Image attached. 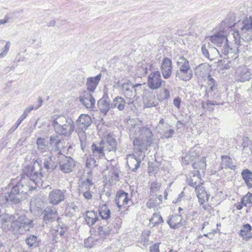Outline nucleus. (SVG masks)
Returning <instances> with one entry per match:
<instances>
[{"label": "nucleus", "instance_id": "nucleus-1", "mask_svg": "<svg viewBox=\"0 0 252 252\" xmlns=\"http://www.w3.org/2000/svg\"><path fill=\"white\" fill-rule=\"evenodd\" d=\"M136 135L133 144L135 150L134 154H129L127 156V164L129 169L136 172L145 157L142 150L151 146L153 142V134L151 129L147 127H140L138 126L133 128Z\"/></svg>", "mask_w": 252, "mask_h": 252}, {"label": "nucleus", "instance_id": "nucleus-2", "mask_svg": "<svg viewBox=\"0 0 252 252\" xmlns=\"http://www.w3.org/2000/svg\"><path fill=\"white\" fill-rule=\"evenodd\" d=\"M27 180L25 177H21L20 180L17 178L12 179L9 186H12V188L8 197L5 195L1 196H0V200H3V203L7 202L9 199L14 203H18L24 199L28 192L32 190L29 186L30 185L27 184Z\"/></svg>", "mask_w": 252, "mask_h": 252}, {"label": "nucleus", "instance_id": "nucleus-3", "mask_svg": "<svg viewBox=\"0 0 252 252\" xmlns=\"http://www.w3.org/2000/svg\"><path fill=\"white\" fill-rule=\"evenodd\" d=\"M41 161L35 160L32 166H27L23 170V174L22 177H25L27 180V184L32 189L42 185L41 170Z\"/></svg>", "mask_w": 252, "mask_h": 252}, {"label": "nucleus", "instance_id": "nucleus-4", "mask_svg": "<svg viewBox=\"0 0 252 252\" xmlns=\"http://www.w3.org/2000/svg\"><path fill=\"white\" fill-rule=\"evenodd\" d=\"M55 131L59 135L69 136L74 129V123L69 117L57 116L52 122Z\"/></svg>", "mask_w": 252, "mask_h": 252}, {"label": "nucleus", "instance_id": "nucleus-5", "mask_svg": "<svg viewBox=\"0 0 252 252\" xmlns=\"http://www.w3.org/2000/svg\"><path fill=\"white\" fill-rule=\"evenodd\" d=\"M239 31H234L232 34L233 38L241 37L245 42L252 41V17H246L242 21L237 23Z\"/></svg>", "mask_w": 252, "mask_h": 252}, {"label": "nucleus", "instance_id": "nucleus-6", "mask_svg": "<svg viewBox=\"0 0 252 252\" xmlns=\"http://www.w3.org/2000/svg\"><path fill=\"white\" fill-rule=\"evenodd\" d=\"M33 227V221L26 215H22L12 221L11 232L16 236L23 235Z\"/></svg>", "mask_w": 252, "mask_h": 252}, {"label": "nucleus", "instance_id": "nucleus-7", "mask_svg": "<svg viewBox=\"0 0 252 252\" xmlns=\"http://www.w3.org/2000/svg\"><path fill=\"white\" fill-rule=\"evenodd\" d=\"M177 65L178 69L176 71V76L184 81L190 80L192 77V71L188 60L184 57H180Z\"/></svg>", "mask_w": 252, "mask_h": 252}, {"label": "nucleus", "instance_id": "nucleus-8", "mask_svg": "<svg viewBox=\"0 0 252 252\" xmlns=\"http://www.w3.org/2000/svg\"><path fill=\"white\" fill-rule=\"evenodd\" d=\"M141 84H137L133 85L128 81H126L122 85V89L123 94L127 98L130 99L136 96L139 88L141 89Z\"/></svg>", "mask_w": 252, "mask_h": 252}, {"label": "nucleus", "instance_id": "nucleus-9", "mask_svg": "<svg viewBox=\"0 0 252 252\" xmlns=\"http://www.w3.org/2000/svg\"><path fill=\"white\" fill-rule=\"evenodd\" d=\"M65 194V189H54L49 192L47 199L51 204L58 205L64 200Z\"/></svg>", "mask_w": 252, "mask_h": 252}, {"label": "nucleus", "instance_id": "nucleus-10", "mask_svg": "<svg viewBox=\"0 0 252 252\" xmlns=\"http://www.w3.org/2000/svg\"><path fill=\"white\" fill-rule=\"evenodd\" d=\"M162 83H165V81L162 80L159 71L152 72L148 77L147 84L151 89L157 90L160 88Z\"/></svg>", "mask_w": 252, "mask_h": 252}, {"label": "nucleus", "instance_id": "nucleus-11", "mask_svg": "<svg viewBox=\"0 0 252 252\" xmlns=\"http://www.w3.org/2000/svg\"><path fill=\"white\" fill-rule=\"evenodd\" d=\"M79 100L87 109H93L94 107L95 100L91 92L85 91L79 96Z\"/></svg>", "mask_w": 252, "mask_h": 252}, {"label": "nucleus", "instance_id": "nucleus-12", "mask_svg": "<svg viewBox=\"0 0 252 252\" xmlns=\"http://www.w3.org/2000/svg\"><path fill=\"white\" fill-rule=\"evenodd\" d=\"M187 182L189 185L194 187L195 189L198 187H202L203 181L201 178L199 171L194 170L190 173L187 178Z\"/></svg>", "mask_w": 252, "mask_h": 252}, {"label": "nucleus", "instance_id": "nucleus-13", "mask_svg": "<svg viewBox=\"0 0 252 252\" xmlns=\"http://www.w3.org/2000/svg\"><path fill=\"white\" fill-rule=\"evenodd\" d=\"M160 70L163 77L164 79L169 78L172 72V62L168 58H164L161 63Z\"/></svg>", "mask_w": 252, "mask_h": 252}, {"label": "nucleus", "instance_id": "nucleus-14", "mask_svg": "<svg viewBox=\"0 0 252 252\" xmlns=\"http://www.w3.org/2000/svg\"><path fill=\"white\" fill-rule=\"evenodd\" d=\"M15 217L8 214H3L0 216V224L3 229L11 232L10 227L12 221H14Z\"/></svg>", "mask_w": 252, "mask_h": 252}, {"label": "nucleus", "instance_id": "nucleus-15", "mask_svg": "<svg viewBox=\"0 0 252 252\" xmlns=\"http://www.w3.org/2000/svg\"><path fill=\"white\" fill-rule=\"evenodd\" d=\"M101 77L102 74L100 73L94 77H89L87 78L86 85L87 92L91 93L94 92L101 80Z\"/></svg>", "mask_w": 252, "mask_h": 252}, {"label": "nucleus", "instance_id": "nucleus-16", "mask_svg": "<svg viewBox=\"0 0 252 252\" xmlns=\"http://www.w3.org/2000/svg\"><path fill=\"white\" fill-rule=\"evenodd\" d=\"M74 166V161L70 157H64V159L60 162L61 170L65 173L71 172Z\"/></svg>", "mask_w": 252, "mask_h": 252}, {"label": "nucleus", "instance_id": "nucleus-17", "mask_svg": "<svg viewBox=\"0 0 252 252\" xmlns=\"http://www.w3.org/2000/svg\"><path fill=\"white\" fill-rule=\"evenodd\" d=\"M58 164V162L56 160V158L52 156V152H50V155L44 159L43 166L47 171H53L56 169Z\"/></svg>", "mask_w": 252, "mask_h": 252}, {"label": "nucleus", "instance_id": "nucleus-18", "mask_svg": "<svg viewBox=\"0 0 252 252\" xmlns=\"http://www.w3.org/2000/svg\"><path fill=\"white\" fill-rule=\"evenodd\" d=\"M92 123L91 117L87 114H81L76 121L77 126L81 130H86Z\"/></svg>", "mask_w": 252, "mask_h": 252}, {"label": "nucleus", "instance_id": "nucleus-19", "mask_svg": "<svg viewBox=\"0 0 252 252\" xmlns=\"http://www.w3.org/2000/svg\"><path fill=\"white\" fill-rule=\"evenodd\" d=\"M104 142L101 140L98 144L93 143L92 145L91 150L93 153V156L97 158L101 159L104 157Z\"/></svg>", "mask_w": 252, "mask_h": 252}, {"label": "nucleus", "instance_id": "nucleus-20", "mask_svg": "<svg viewBox=\"0 0 252 252\" xmlns=\"http://www.w3.org/2000/svg\"><path fill=\"white\" fill-rule=\"evenodd\" d=\"M129 200L128 194L121 190L117 193L115 202L117 207L120 209L124 205H127Z\"/></svg>", "mask_w": 252, "mask_h": 252}, {"label": "nucleus", "instance_id": "nucleus-21", "mask_svg": "<svg viewBox=\"0 0 252 252\" xmlns=\"http://www.w3.org/2000/svg\"><path fill=\"white\" fill-rule=\"evenodd\" d=\"M100 112L105 115L111 108V103L108 97H102L97 102Z\"/></svg>", "mask_w": 252, "mask_h": 252}, {"label": "nucleus", "instance_id": "nucleus-22", "mask_svg": "<svg viewBox=\"0 0 252 252\" xmlns=\"http://www.w3.org/2000/svg\"><path fill=\"white\" fill-rule=\"evenodd\" d=\"M57 210L54 207H47L44 211L43 220L46 223L53 221L57 218Z\"/></svg>", "mask_w": 252, "mask_h": 252}, {"label": "nucleus", "instance_id": "nucleus-23", "mask_svg": "<svg viewBox=\"0 0 252 252\" xmlns=\"http://www.w3.org/2000/svg\"><path fill=\"white\" fill-rule=\"evenodd\" d=\"M235 19L236 17L234 13L228 14L226 18L221 23V26L223 27V30H225L232 28L235 25H237Z\"/></svg>", "mask_w": 252, "mask_h": 252}, {"label": "nucleus", "instance_id": "nucleus-24", "mask_svg": "<svg viewBox=\"0 0 252 252\" xmlns=\"http://www.w3.org/2000/svg\"><path fill=\"white\" fill-rule=\"evenodd\" d=\"M183 218L181 215L172 216L167 221V223L171 228L177 229L183 226Z\"/></svg>", "mask_w": 252, "mask_h": 252}, {"label": "nucleus", "instance_id": "nucleus-25", "mask_svg": "<svg viewBox=\"0 0 252 252\" xmlns=\"http://www.w3.org/2000/svg\"><path fill=\"white\" fill-rule=\"evenodd\" d=\"M50 145L52 147L50 152H59L61 153L60 150V145L61 143V139L60 136L57 134L52 135L50 136Z\"/></svg>", "mask_w": 252, "mask_h": 252}, {"label": "nucleus", "instance_id": "nucleus-26", "mask_svg": "<svg viewBox=\"0 0 252 252\" xmlns=\"http://www.w3.org/2000/svg\"><path fill=\"white\" fill-rule=\"evenodd\" d=\"M195 191L198 198V201L201 205H203L206 201L208 200L210 195L205 191L204 187L202 186L198 187L196 188Z\"/></svg>", "mask_w": 252, "mask_h": 252}, {"label": "nucleus", "instance_id": "nucleus-27", "mask_svg": "<svg viewBox=\"0 0 252 252\" xmlns=\"http://www.w3.org/2000/svg\"><path fill=\"white\" fill-rule=\"evenodd\" d=\"M237 74L240 82H245L250 79L251 73L246 66H241L238 68Z\"/></svg>", "mask_w": 252, "mask_h": 252}, {"label": "nucleus", "instance_id": "nucleus-28", "mask_svg": "<svg viewBox=\"0 0 252 252\" xmlns=\"http://www.w3.org/2000/svg\"><path fill=\"white\" fill-rule=\"evenodd\" d=\"M37 149L38 151L41 153L43 156L46 152H49V146L46 143V140L44 138L38 137L36 142Z\"/></svg>", "mask_w": 252, "mask_h": 252}, {"label": "nucleus", "instance_id": "nucleus-29", "mask_svg": "<svg viewBox=\"0 0 252 252\" xmlns=\"http://www.w3.org/2000/svg\"><path fill=\"white\" fill-rule=\"evenodd\" d=\"M221 162L220 167L221 169L229 168L232 170H235L236 165L232 163V158L228 156H222L221 157Z\"/></svg>", "mask_w": 252, "mask_h": 252}, {"label": "nucleus", "instance_id": "nucleus-30", "mask_svg": "<svg viewBox=\"0 0 252 252\" xmlns=\"http://www.w3.org/2000/svg\"><path fill=\"white\" fill-rule=\"evenodd\" d=\"M104 148L109 152H116L117 150V142L116 139L110 135L106 138V143L104 144Z\"/></svg>", "mask_w": 252, "mask_h": 252}, {"label": "nucleus", "instance_id": "nucleus-31", "mask_svg": "<svg viewBox=\"0 0 252 252\" xmlns=\"http://www.w3.org/2000/svg\"><path fill=\"white\" fill-rule=\"evenodd\" d=\"M252 226L250 224H244L240 230V235L246 240H249L252 238Z\"/></svg>", "mask_w": 252, "mask_h": 252}, {"label": "nucleus", "instance_id": "nucleus-32", "mask_svg": "<svg viewBox=\"0 0 252 252\" xmlns=\"http://www.w3.org/2000/svg\"><path fill=\"white\" fill-rule=\"evenodd\" d=\"M126 103V101L123 97L117 96L111 103V108H117L119 110L122 111L125 108Z\"/></svg>", "mask_w": 252, "mask_h": 252}, {"label": "nucleus", "instance_id": "nucleus-33", "mask_svg": "<svg viewBox=\"0 0 252 252\" xmlns=\"http://www.w3.org/2000/svg\"><path fill=\"white\" fill-rule=\"evenodd\" d=\"M98 220L97 213L94 211H87L85 217V220L89 226H92Z\"/></svg>", "mask_w": 252, "mask_h": 252}, {"label": "nucleus", "instance_id": "nucleus-34", "mask_svg": "<svg viewBox=\"0 0 252 252\" xmlns=\"http://www.w3.org/2000/svg\"><path fill=\"white\" fill-rule=\"evenodd\" d=\"M241 176L248 188H252V172L248 169H244L241 173Z\"/></svg>", "mask_w": 252, "mask_h": 252}, {"label": "nucleus", "instance_id": "nucleus-35", "mask_svg": "<svg viewBox=\"0 0 252 252\" xmlns=\"http://www.w3.org/2000/svg\"><path fill=\"white\" fill-rule=\"evenodd\" d=\"M212 43L218 47H220L224 42H227V39L224 35L217 34L211 36L210 38Z\"/></svg>", "mask_w": 252, "mask_h": 252}, {"label": "nucleus", "instance_id": "nucleus-36", "mask_svg": "<svg viewBox=\"0 0 252 252\" xmlns=\"http://www.w3.org/2000/svg\"><path fill=\"white\" fill-rule=\"evenodd\" d=\"M99 235L103 238H105L108 236L111 233H112V226L103 225L99 226L97 228Z\"/></svg>", "mask_w": 252, "mask_h": 252}, {"label": "nucleus", "instance_id": "nucleus-37", "mask_svg": "<svg viewBox=\"0 0 252 252\" xmlns=\"http://www.w3.org/2000/svg\"><path fill=\"white\" fill-rule=\"evenodd\" d=\"M192 165L195 170L199 171V170H200L204 173L207 165L206 158L205 157L201 158L199 161L193 162Z\"/></svg>", "mask_w": 252, "mask_h": 252}, {"label": "nucleus", "instance_id": "nucleus-38", "mask_svg": "<svg viewBox=\"0 0 252 252\" xmlns=\"http://www.w3.org/2000/svg\"><path fill=\"white\" fill-rule=\"evenodd\" d=\"M235 44L238 45L237 47V53H245L248 50V46L243 44L245 42L241 39V37L234 38Z\"/></svg>", "mask_w": 252, "mask_h": 252}, {"label": "nucleus", "instance_id": "nucleus-39", "mask_svg": "<svg viewBox=\"0 0 252 252\" xmlns=\"http://www.w3.org/2000/svg\"><path fill=\"white\" fill-rule=\"evenodd\" d=\"M207 84L209 86V88L206 90L205 95L207 97H209V92H213L215 90L217 87V84L215 80L209 74L207 76Z\"/></svg>", "mask_w": 252, "mask_h": 252}, {"label": "nucleus", "instance_id": "nucleus-40", "mask_svg": "<svg viewBox=\"0 0 252 252\" xmlns=\"http://www.w3.org/2000/svg\"><path fill=\"white\" fill-rule=\"evenodd\" d=\"M99 213L102 219L107 220L110 218L111 212L107 205L104 204L99 208Z\"/></svg>", "mask_w": 252, "mask_h": 252}, {"label": "nucleus", "instance_id": "nucleus-41", "mask_svg": "<svg viewBox=\"0 0 252 252\" xmlns=\"http://www.w3.org/2000/svg\"><path fill=\"white\" fill-rule=\"evenodd\" d=\"M79 188V191H89L91 190L92 188L94 189V187L92 180L87 179L81 184Z\"/></svg>", "mask_w": 252, "mask_h": 252}, {"label": "nucleus", "instance_id": "nucleus-42", "mask_svg": "<svg viewBox=\"0 0 252 252\" xmlns=\"http://www.w3.org/2000/svg\"><path fill=\"white\" fill-rule=\"evenodd\" d=\"M25 242L29 247H36L38 245L37 237L34 235L30 234L25 239Z\"/></svg>", "mask_w": 252, "mask_h": 252}, {"label": "nucleus", "instance_id": "nucleus-43", "mask_svg": "<svg viewBox=\"0 0 252 252\" xmlns=\"http://www.w3.org/2000/svg\"><path fill=\"white\" fill-rule=\"evenodd\" d=\"M241 203L244 206L248 208L252 206V193L248 192L241 199Z\"/></svg>", "mask_w": 252, "mask_h": 252}, {"label": "nucleus", "instance_id": "nucleus-44", "mask_svg": "<svg viewBox=\"0 0 252 252\" xmlns=\"http://www.w3.org/2000/svg\"><path fill=\"white\" fill-rule=\"evenodd\" d=\"M243 141L242 145L243 151L246 153H249L247 152V149L249 148L252 154V142L248 137L244 138Z\"/></svg>", "mask_w": 252, "mask_h": 252}, {"label": "nucleus", "instance_id": "nucleus-45", "mask_svg": "<svg viewBox=\"0 0 252 252\" xmlns=\"http://www.w3.org/2000/svg\"><path fill=\"white\" fill-rule=\"evenodd\" d=\"M150 221L154 224V225H157L163 222L162 217L158 213H154L153 217L150 220Z\"/></svg>", "mask_w": 252, "mask_h": 252}, {"label": "nucleus", "instance_id": "nucleus-46", "mask_svg": "<svg viewBox=\"0 0 252 252\" xmlns=\"http://www.w3.org/2000/svg\"><path fill=\"white\" fill-rule=\"evenodd\" d=\"M28 42L32 45L35 49H38L41 47V39L37 38V36L34 35L32 38L28 40Z\"/></svg>", "mask_w": 252, "mask_h": 252}, {"label": "nucleus", "instance_id": "nucleus-47", "mask_svg": "<svg viewBox=\"0 0 252 252\" xmlns=\"http://www.w3.org/2000/svg\"><path fill=\"white\" fill-rule=\"evenodd\" d=\"M122 224V220L119 218H116L114 221H113V223L110 224V226H112V233H117L118 230L121 227Z\"/></svg>", "mask_w": 252, "mask_h": 252}, {"label": "nucleus", "instance_id": "nucleus-48", "mask_svg": "<svg viewBox=\"0 0 252 252\" xmlns=\"http://www.w3.org/2000/svg\"><path fill=\"white\" fill-rule=\"evenodd\" d=\"M157 96L160 101H163L169 97L170 92L168 89H164L160 91V93L157 95Z\"/></svg>", "mask_w": 252, "mask_h": 252}, {"label": "nucleus", "instance_id": "nucleus-49", "mask_svg": "<svg viewBox=\"0 0 252 252\" xmlns=\"http://www.w3.org/2000/svg\"><path fill=\"white\" fill-rule=\"evenodd\" d=\"M78 209V207L73 202L68 204L67 207L65 210V213L66 216H70L72 215L73 212Z\"/></svg>", "mask_w": 252, "mask_h": 252}, {"label": "nucleus", "instance_id": "nucleus-50", "mask_svg": "<svg viewBox=\"0 0 252 252\" xmlns=\"http://www.w3.org/2000/svg\"><path fill=\"white\" fill-rule=\"evenodd\" d=\"M207 71V70L205 68V65L202 64L196 68L195 73L198 76L204 77L206 74Z\"/></svg>", "mask_w": 252, "mask_h": 252}, {"label": "nucleus", "instance_id": "nucleus-51", "mask_svg": "<svg viewBox=\"0 0 252 252\" xmlns=\"http://www.w3.org/2000/svg\"><path fill=\"white\" fill-rule=\"evenodd\" d=\"M97 165L96 161L93 155H90L87 158L86 160V166L89 168H93Z\"/></svg>", "mask_w": 252, "mask_h": 252}, {"label": "nucleus", "instance_id": "nucleus-52", "mask_svg": "<svg viewBox=\"0 0 252 252\" xmlns=\"http://www.w3.org/2000/svg\"><path fill=\"white\" fill-rule=\"evenodd\" d=\"M195 158V156L193 155V153L190 152L189 154L186 155L184 157L182 158V160L184 163L186 164H189L190 161L194 160Z\"/></svg>", "mask_w": 252, "mask_h": 252}, {"label": "nucleus", "instance_id": "nucleus-53", "mask_svg": "<svg viewBox=\"0 0 252 252\" xmlns=\"http://www.w3.org/2000/svg\"><path fill=\"white\" fill-rule=\"evenodd\" d=\"M160 186L161 184L157 182H152L150 186L151 192L153 193L158 192L159 190Z\"/></svg>", "mask_w": 252, "mask_h": 252}, {"label": "nucleus", "instance_id": "nucleus-54", "mask_svg": "<svg viewBox=\"0 0 252 252\" xmlns=\"http://www.w3.org/2000/svg\"><path fill=\"white\" fill-rule=\"evenodd\" d=\"M143 101L144 105L146 107L150 108L156 105L153 98L150 99L148 97H146L144 98Z\"/></svg>", "mask_w": 252, "mask_h": 252}, {"label": "nucleus", "instance_id": "nucleus-55", "mask_svg": "<svg viewBox=\"0 0 252 252\" xmlns=\"http://www.w3.org/2000/svg\"><path fill=\"white\" fill-rule=\"evenodd\" d=\"M224 45L221 49V52L224 55L227 56L229 54L232 53V49L229 47L227 42H224Z\"/></svg>", "mask_w": 252, "mask_h": 252}, {"label": "nucleus", "instance_id": "nucleus-56", "mask_svg": "<svg viewBox=\"0 0 252 252\" xmlns=\"http://www.w3.org/2000/svg\"><path fill=\"white\" fill-rule=\"evenodd\" d=\"M10 46V42L9 41H7L6 42L5 46L2 48V52L0 53V59L3 58L7 55L9 51Z\"/></svg>", "mask_w": 252, "mask_h": 252}, {"label": "nucleus", "instance_id": "nucleus-57", "mask_svg": "<svg viewBox=\"0 0 252 252\" xmlns=\"http://www.w3.org/2000/svg\"><path fill=\"white\" fill-rule=\"evenodd\" d=\"M210 46V44L208 43V46H207L206 44H203L201 47V51L203 56L207 58V59H210V55L208 51V49L207 47Z\"/></svg>", "mask_w": 252, "mask_h": 252}, {"label": "nucleus", "instance_id": "nucleus-58", "mask_svg": "<svg viewBox=\"0 0 252 252\" xmlns=\"http://www.w3.org/2000/svg\"><path fill=\"white\" fill-rule=\"evenodd\" d=\"M79 195H83L86 199H91L92 198V191L91 190L79 191Z\"/></svg>", "mask_w": 252, "mask_h": 252}, {"label": "nucleus", "instance_id": "nucleus-59", "mask_svg": "<svg viewBox=\"0 0 252 252\" xmlns=\"http://www.w3.org/2000/svg\"><path fill=\"white\" fill-rule=\"evenodd\" d=\"M157 201L156 199H150L146 203V206L149 208H154L156 206Z\"/></svg>", "mask_w": 252, "mask_h": 252}, {"label": "nucleus", "instance_id": "nucleus-60", "mask_svg": "<svg viewBox=\"0 0 252 252\" xmlns=\"http://www.w3.org/2000/svg\"><path fill=\"white\" fill-rule=\"evenodd\" d=\"M174 133V130L172 129L166 130L163 134V136L165 138H169L171 137Z\"/></svg>", "mask_w": 252, "mask_h": 252}, {"label": "nucleus", "instance_id": "nucleus-61", "mask_svg": "<svg viewBox=\"0 0 252 252\" xmlns=\"http://www.w3.org/2000/svg\"><path fill=\"white\" fill-rule=\"evenodd\" d=\"M160 243H157L150 247L149 252H159V246Z\"/></svg>", "mask_w": 252, "mask_h": 252}, {"label": "nucleus", "instance_id": "nucleus-62", "mask_svg": "<svg viewBox=\"0 0 252 252\" xmlns=\"http://www.w3.org/2000/svg\"><path fill=\"white\" fill-rule=\"evenodd\" d=\"M181 100L179 97H176L173 100V104L178 109L180 108Z\"/></svg>", "mask_w": 252, "mask_h": 252}, {"label": "nucleus", "instance_id": "nucleus-63", "mask_svg": "<svg viewBox=\"0 0 252 252\" xmlns=\"http://www.w3.org/2000/svg\"><path fill=\"white\" fill-rule=\"evenodd\" d=\"M28 115H26L25 113L21 116V117L18 119L17 123V125H20L22 122L27 117Z\"/></svg>", "mask_w": 252, "mask_h": 252}, {"label": "nucleus", "instance_id": "nucleus-64", "mask_svg": "<svg viewBox=\"0 0 252 252\" xmlns=\"http://www.w3.org/2000/svg\"><path fill=\"white\" fill-rule=\"evenodd\" d=\"M78 136L80 139L81 142H82L85 139V132L84 130H81V131L78 133Z\"/></svg>", "mask_w": 252, "mask_h": 252}]
</instances>
